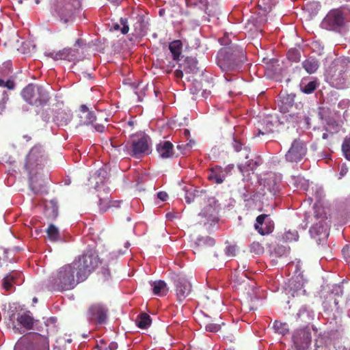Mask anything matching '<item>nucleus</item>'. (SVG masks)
Instances as JSON below:
<instances>
[{"instance_id": "680f3d73", "label": "nucleus", "mask_w": 350, "mask_h": 350, "mask_svg": "<svg viewBox=\"0 0 350 350\" xmlns=\"http://www.w3.org/2000/svg\"><path fill=\"white\" fill-rule=\"evenodd\" d=\"M122 201H113L111 202V207L118 208L120 206Z\"/></svg>"}, {"instance_id": "1a4fd4ad", "label": "nucleus", "mask_w": 350, "mask_h": 350, "mask_svg": "<svg viewBox=\"0 0 350 350\" xmlns=\"http://www.w3.org/2000/svg\"><path fill=\"white\" fill-rule=\"evenodd\" d=\"M314 224L310 229L312 236H321L325 239L328 237L330 220L328 219L325 208L319 205L314 206Z\"/></svg>"}, {"instance_id": "423d86ee", "label": "nucleus", "mask_w": 350, "mask_h": 350, "mask_svg": "<svg viewBox=\"0 0 350 350\" xmlns=\"http://www.w3.org/2000/svg\"><path fill=\"white\" fill-rule=\"evenodd\" d=\"M72 264L77 267L79 278L85 281L88 275L93 272L99 264L98 256L92 250L85 252L78 259L74 260Z\"/></svg>"}, {"instance_id": "e433bc0d", "label": "nucleus", "mask_w": 350, "mask_h": 350, "mask_svg": "<svg viewBox=\"0 0 350 350\" xmlns=\"http://www.w3.org/2000/svg\"><path fill=\"white\" fill-rule=\"evenodd\" d=\"M111 27L116 31L120 30L123 34L127 33L129 29L127 24V20L122 18L120 19V23H113Z\"/></svg>"}, {"instance_id": "f257e3e1", "label": "nucleus", "mask_w": 350, "mask_h": 350, "mask_svg": "<svg viewBox=\"0 0 350 350\" xmlns=\"http://www.w3.org/2000/svg\"><path fill=\"white\" fill-rule=\"evenodd\" d=\"M75 264L64 265L53 271L47 280V288L51 291H66L73 289L83 282L79 278Z\"/></svg>"}, {"instance_id": "7ed1b4c3", "label": "nucleus", "mask_w": 350, "mask_h": 350, "mask_svg": "<svg viewBox=\"0 0 350 350\" xmlns=\"http://www.w3.org/2000/svg\"><path fill=\"white\" fill-rule=\"evenodd\" d=\"M245 60L243 49L241 47L226 48L217 55V65L224 71L234 70Z\"/></svg>"}, {"instance_id": "4468645a", "label": "nucleus", "mask_w": 350, "mask_h": 350, "mask_svg": "<svg viewBox=\"0 0 350 350\" xmlns=\"http://www.w3.org/2000/svg\"><path fill=\"white\" fill-rule=\"evenodd\" d=\"M307 152L306 145L300 139H295L289 150L285 155L287 161L299 162L306 156Z\"/></svg>"}, {"instance_id": "ea45409f", "label": "nucleus", "mask_w": 350, "mask_h": 350, "mask_svg": "<svg viewBox=\"0 0 350 350\" xmlns=\"http://www.w3.org/2000/svg\"><path fill=\"white\" fill-rule=\"evenodd\" d=\"M288 59L293 62H299L301 59L299 51L296 49H291L287 52Z\"/></svg>"}, {"instance_id": "9d476101", "label": "nucleus", "mask_w": 350, "mask_h": 350, "mask_svg": "<svg viewBox=\"0 0 350 350\" xmlns=\"http://www.w3.org/2000/svg\"><path fill=\"white\" fill-rule=\"evenodd\" d=\"M25 345L26 350H49L47 337L38 333H29L21 338L18 345Z\"/></svg>"}, {"instance_id": "7c9ffc66", "label": "nucleus", "mask_w": 350, "mask_h": 350, "mask_svg": "<svg viewBox=\"0 0 350 350\" xmlns=\"http://www.w3.org/2000/svg\"><path fill=\"white\" fill-rule=\"evenodd\" d=\"M304 284V280L303 275L301 273H298L297 275L291 278L289 281V286L291 289L298 290L303 288Z\"/></svg>"}, {"instance_id": "aec40b11", "label": "nucleus", "mask_w": 350, "mask_h": 350, "mask_svg": "<svg viewBox=\"0 0 350 350\" xmlns=\"http://www.w3.org/2000/svg\"><path fill=\"white\" fill-rule=\"evenodd\" d=\"M157 151L163 159L172 158L174 156V145L170 141H161L157 145Z\"/></svg>"}, {"instance_id": "473e14b6", "label": "nucleus", "mask_w": 350, "mask_h": 350, "mask_svg": "<svg viewBox=\"0 0 350 350\" xmlns=\"http://www.w3.org/2000/svg\"><path fill=\"white\" fill-rule=\"evenodd\" d=\"M273 329L275 333L282 336L286 335L289 332V327L286 323H282L279 321H275L273 324Z\"/></svg>"}, {"instance_id": "ddd939ff", "label": "nucleus", "mask_w": 350, "mask_h": 350, "mask_svg": "<svg viewBox=\"0 0 350 350\" xmlns=\"http://www.w3.org/2000/svg\"><path fill=\"white\" fill-rule=\"evenodd\" d=\"M292 338L295 350H307L312 341L310 328L306 326L297 329L294 331Z\"/></svg>"}, {"instance_id": "0e129e2a", "label": "nucleus", "mask_w": 350, "mask_h": 350, "mask_svg": "<svg viewBox=\"0 0 350 350\" xmlns=\"http://www.w3.org/2000/svg\"><path fill=\"white\" fill-rule=\"evenodd\" d=\"M232 168H233V165H229L224 170H226V172L228 174Z\"/></svg>"}, {"instance_id": "4d7b16f0", "label": "nucleus", "mask_w": 350, "mask_h": 350, "mask_svg": "<svg viewBox=\"0 0 350 350\" xmlns=\"http://www.w3.org/2000/svg\"><path fill=\"white\" fill-rule=\"evenodd\" d=\"M157 196L162 201H165L167 198V194L165 192L161 191L158 193Z\"/></svg>"}, {"instance_id": "412c9836", "label": "nucleus", "mask_w": 350, "mask_h": 350, "mask_svg": "<svg viewBox=\"0 0 350 350\" xmlns=\"http://www.w3.org/2000/svg\"><path fill=\"white\" fill-rule=\"evenodd\" d=\"M274 124L271 120H269V118H266L262 121L258 122V125L257 127L258 133L255 134L256 137H259L260 135H267L271 134L274 132Z\"/></svg>"}, {"instance_id": "20e7f679", "label": "nucleus", "mask_w": 350, "mask_h": 350, "mask_svg": "<svg viewBox=\"0 0 350 350\" xmlns=\"http://www.w3.org/2000/svg\"><path fill=\"white\" fill-rule=\"evenodd\" d=\"M21 96L31 105L42 107L50 100V94L43 85L29 83L21 91Z\"/></svg>"}, {"instance_id": "0eeeda50", "label": "nucleus", "mask_w": 350, "mask_h": 350, "mask_svg": "<svg viewBox=\"0 0 350 350\" xmlns=\"http://www.w3.org/2000/svg\"><path fill=\"white\" fill-rule=\"evenodd\" d=\"M349 60L341 59L334 62L327 70V81L332 86L342 89L346 85L347 77L345 72L347 70Z\"/></svg>"}, {"instance_id": "9b49d317", "label": "nucleus", "mask_w": 350, "mask_h": 350, "mask_svg": "<svg viewBox=\"0 0 350 350\" xmlns=\"http://www.w3.org/2000/svg\"><path fill=\"white\" fill-rule=\"evenodd\" d=\"M281 176L273 172L265 174L260 180V189L263 196H275L280 193Z\"/></svg>"}, {"instance_id": "49530a36", "label": "nucleus", "mask_w": 350, "mask_h": 350, "mask_svg": "<svg viewBox=\"0 0 350 350\" xmlns=\"http://www.w3.org/2000/svg\"><path fill=\"white\" fill-rule=\"evenodd\" d=\"M16 83L14 80L8 79L5 81L3 79H0V87L6 88L8 90H14L15 88Z\"/></svg>"}, {"instance_id": "864d4df0", "label": "nucleus", "mask_w": 350, "mask_h": 350, "mask_svg": "<svg viewBox=\"0 0 350 350\" xmlns=\"http://www.w3.org/2000/svg\"><path fill=\"white\" fill-rule=\"evenodd\" d=\"M348 172V167L345 164H342L340 168V178L343 177Z\"/></svg>"}, {"instance_id": "6e6d98bb", "label": "nucleus", "mask_w": 350, "mask_h": 350, "mask_svg": "<svg viewBox=\"0 0 350 350\" xmlns=\"http://www.w3.org/2000/svg\"><path fill=\"white\" fill-rule=\"evenodd\" d=\"M94 127L95 129V130L99 133H103L105 131V126L103 124H94Z\"/></svg>"}, {"instance_id": "774afa93", "label": "nucleus", "mask_w": 350, "mask_h": 350, "mask_svg": "<svg viewBox=\"0 0 350 350\" xmlns=\"http://www.w3.org/2000/svg\"><path fill=\"white\" fill-rule=\"evenodd\" d=\"M322 137H323V139H327V137H328V134H327V133H324L323 134V135H322Z\"/></svg>"}, {"instance_id": "cd10ccee", "label": "nucleus", "mask_w": 350, "mask_h": 350, "mask_svg": "<svg viewBox=\"0 0 350 350\" xmlns=\"http://www.w3.org/2000/svg\"><path fill=\"white\" fill-rule=\"evenodd\" d=\"M19 277L18 273H11L3 278V287L5 291H10L14 284H17L16 280Z\"/></svg>"}, {"instance_id": "393cba45", "label": "nucleus", "mask_w": 350, "mask_h": 350, "mask_svg": "<svg viewBox=\"0 0 350 350\" xmlns=\"http://www.w3.org/2000/svg\"><path fill=\"white\" fill-rule=\"evenodd\" d=\"M53 121L58 126H66L70 121V114L64 110L59 109L55 113Z\"/></svg>"}, {"instance_id": "bb28decb", "label": "nucleus", "mask_w": 350, "mask_h": 350, "mask_svg": "<svg viewBox=\"0 0 350 350\" xmlns=\"http://www.w3.org/2000/svg\"><path fill=\"white\" fill-rule=\"evenodd\" d=\"M302 67L309 73H314L319 68V62L314 57H309L302 62Z\"/></svg>"}, {"instance_id": "a878e982", "label": "nucleus", "mask_w": 350, "mask_h": 350, "mask_svg": "<svg viewBox=\"0 0 350 350\" xmlns=\"http://www.w3.org/2000/svg\"><path fill=\"white\" fill-rule=\"evenodd\" d=\"M183 44L179 40H175L169 44V50L170 51L172 58L174 61H178L182 53Z\"/></svg>"}, {"instance_id": "a211bd4d", "label": "nucleus", "mask_w": 350, "mask_h": 350, "mask_svg": "<svg viewBox=\"0 0 350 350\" xmlns=\"http://www.w3.org/2000/svg\"><path fill=\"white\" fill-rule=\"evenodd\" d=\"M178 298L181 300L185 298L191 291L190 282L183 276L178 275L174 280Z\"/></svg>"}, {"instance_id": "dca6fc26", "label": "nucleus", "mask_w": 350, "mask_h": 350, "mask_svg": "<svg viewBox=\"0 0 350 350\" xmlns=\"http://www.w3.org/2000/svg\"><path fill=\"white\" fill-rule=\"evenodd\" d=\"M254 228L261 235L271 233L274 229V222L268 214H261L256 219Z\"/></svg>"}, {"instance_id": "2eb2a0df", "label": "nucleus", "mask_w": 350, "mask_h": 350, "mask_svg": "<svg viewBox=\"0 0 350 350\" xmlns=\"http://www.w3.org/2000/svg\"><path fill=\"white\" fill-rule=\"evenodd\" d=\"M107 309L100 304H92L88 309V316L91 322L102 324L104 323L107 317Z\"/></svg>"}, {"instance_id": "4be33fe9", "label": "nucleus", "mask_w": 350, "mask_h": 350, "mask_svg": "<svg viewBox=\"0 0 350 350\" xmlns=\"http://www.w3.org/2000/svg\"><path fill=\"white\" fill-rule=\"evenodd\" d=\"M227 174L226 170H224L219 166H215L211 169L208 178L217 184H221L225 180Z\"/></svg>"}, {"instance_id": "58836bf2", "label": "nucleus", "mask_w": 350, "mask_h": 350, "mask_svg": "<svg viewBox=\"0 0 350 350\" xmlns=\"http://www.w3.org/2000/svg\"><path fill=\"white\" fill-rule=\"evenodd\" d=\"M332 293L336 297L334 298V304L337 306L339 303L338 297H342L343 294L342 286L340 284H335L332 286Z\"/></svg>"}, {"instance_id": "de8ad7c7", "label": "nucleus", "mask_w": 350, "mask_h": 350, "mask_svg": "<svg viewBox=\"0 0 350 350\" xmlns=\"http://www.w3.org/2000/svg\"><path fill=\"white\" fill-rule=\"evenodd\" d=\"M251 251L256 254H260L264 252V247L260 243L258 242H254L251 245Z\"/></svg>"}, {"instance_id": "69168bd1", "label": "nucleus", "mask_w": 350, "mask_h": 350, "mask_svg": "<svg viewBox=\"0 0 350 350\" xmlns=\"http://www.w3.org/2000/svg\"><path fill=\"white\" fill-rule=\"evenodd\" d=\"M83 41L81 39L77 40L75 44L81 46L82 44Z\"/></svg>"}, {"instance_id": "603ef678", "label": "nucleus", "mask_w": 350, "mask_h": 350, "mask_svg": "<svg viewBox=\"0 0 350 350\" xmlns=\"http://www.w3.org/2000/svg\"><path fill=\"white\" fill-rule=\"evenodd\" d=\"M9 97L6 92H3L2 101H0V111H2L5 107V103L8 100Z\"/></svg>"}, {"instance_id": "f03ea898", "label": "nucleus", "mask_w": 350, "mask_h": 350, "mask_svg": "<svg viewBox=\"0 0 350 350\" xmlns=\"http://www.w3.org/2000/svg\"><path fill=\"white\" fill-rule=\"evenodd\" d=\"M47 161V154L44 147L36 144L29 150L26 157L24 168L32 183L34 176L39 174Z\"/></svg>"}, {"instance_id": "13d9d810", "label": "nucleus", "mask_w": 350, "mask_h": 350, "mask_svg": "<svg viewBox=\"0 0 350 350\" xmlns=\"http://www.w3.org/2000/svg\"><path fill=\"white\" fill-rule=\"evenodd\" d=\"M183 71L181 69H177L174 72V75L178 79H181L183 77Z\"/></svg>"}, {"instance_id": "b1692460", "label": "nucleus", "mask_w": 350, "mask_h": 350, "mask_svg": "<svg viewBox=\"0 0 350 350\" xmlns=\"http://www.w3.org/2000/svg\"><path fill=\"white\" fill-rule=\"evenodd\" d=\"M16 321L18 323L27 330L33 329L34 319L29 312L18 314Z\"/></svg>"}, {"instance_id": "72a5a7b5", "label": "nucleus", "mask_w": 350, "mask_h": 350, "mask_svg": "<svg viewBox=\"0 0 350 350\" xmlns=\"http://www.w3.org/2000/svg\"><path fill=\"white\" fill-rule=\"evenodd\" d=\"M258 161H254L253 159L247 160L245 164L241 163L238 165L239 170L241 172H247V171H253L256 168L257 166L259 165Z\"/></svg>"}, {"instance_id": "09e8293b", "label": "nucleus", "mask_w": 350, "mask_h": 350, "mask_svg": "<svg viewBox=\"0 0 350 350\" xmlns=\"http://www.w3.org/2000/svg\"><path fill=\"white\" fill-rule=\"evenodd\" d=\"M220 325L217 323H208L206 325V330L211 332H217L220 329Z\"/></svg>"}, {"instance_id": "052dcab7", "label": "nucleus", "mask_w": 350, "mask_h": 350, "mask_svg": "<svg viewBox=\"0 0 350 350\" xmlns=\"http://www.w3.org/2000/svg\"><path fill=\"white\" fill-rule=\"evenodd\" d=\"M118 349V344L116 342H111L109 345L108 349L109 350H116Z\"/></svg>"}, {"instance_id": "8fccbe9b", "label": "nucleus", "mask_w": 350, "mask_h": 350, "mask_svg": "<svg viewBox=\"0 0 350 350\" xmlns=\"http://www.w3.org/2000/svg\"><path fill=\"white\" fill-rule=\"evenodd\" d=\"M236 246L234 245H228L226 247V254L228 256H234L236 255Z\"/></svg>"}, {"instance_id": "6ab92c4d", "label": "nucleus", "mask_w": 350, "mask_h": 350, "mask_svg": "<svg viewBox=\"0 0 350 350\" xmlns=\"http://www.w3.org/2000/svg\"><path fill=\"white\" fill-rule=\"evenodd\" d=\"M215 245V240L209 237H200L197 239L193 247L194 254H206Z\"/></svg>"}, {"instance_id": "39448f33", "label": "nucleus", "mask_w": 350, "mask_h": 350, "mask_svg": "<svg viewBox=\"0 0 350 350\" xmlns=\"http://www.w3.org/2000/svg\"><path fill=\"white\" fill-rule=\"evenodd\" d=\"M350 23V9L347 7L331 10L324 18L322 25L328 30L340 31Z\"/></svg>"}, {"instance_id": "5701e85b", "label": "nucleus", "mask_w": 350, "mask_h": 350, "mask_svg": "<svg viewBox=\"0 0 350 350\" xmlns=\"http://www.w3.org/2000/svg\"><path fill=\"white\" fill-rule=\"evenodd\" d=\"M206 198V193L205 191L193 190L187 191L185 193V200L188 204L192 202H197L200 203L202 200Z\"/></svg>"}, {"instance_id": "e2e57ef3", "label": "nucleus", "mask_w": 350, "mask_h": 350, "mask_svg": "<svg viewBox=\"0 0 350 350\" xmlns=\"http://www.w3.org/2000/svg\"><path fill=\"white\" fill-rule=\"evenodd\" d=\"M194 3H200L204 5H207L208 4V0H194Z\"/></svg>"}, {"instance_id": "79ce46f5", "label": "nucleus", "mask_w": 350, "mask_h": 350, "mask_svg": "<svg viewBox=\"0 0 350 350\" xmlns=\"http://www.w3.org/2000/svg\"><path fill=\"white\" fill-rule=\"evenodd\" d=\"M297 315L298 318L301 319V321L305 322H306L307 320H310L312 318L310 312L306 308H300Z\"/></svg>"}, {"instance_id": "f3484780", "label": "nucleus", "mask_w": 350, "mask_h": 350, "mask_svg": "<svg viewBox=\"0 0 350 350\" xmlns=\"http://www.w3.org/2000/svg\"><path fill=\"white\" fill-rule=\"evenodd\" d=\"M51 57L54 60H66L75 62L79 59V51L78 49L64 48L57 53H52Z\"/></svg>"}, {"instance_id": "4c0bfd02", "label": "nucleus", "mask_w": 350, "mask_h": 350, "mask_svg": "<svg viewBox=\"0 0 350 350\" xmlns=\"http://www.w3.org/2000/svg\"><path fill=\"white\" fill-rule=\"evenodd\" d=\"M81 124L84 125L93 124L96 118L93 111L81 116Z\"/></svg>"}, {"instance_id": "c03bdc74", "label": "nucleus", "mask_w": 350, "mask_h": 350, "mask_svg": "<svg viewBox=\"0 0 350 350\" xmlns=\"http://www.w3.org/2000/svg\"><path fill=\"white\" fill-rule=\"evenodd\" d=\"M342 150L345 158L350 161V139L346 138L342 145Z\"/></svg>"}, {"instance_id": "c9c22d12", "label": "nucleus", "mask_w": 350, "mask_h": 350, "mask_svg": "<svg viewBox=\"0 0 350 350\" xmlns=\"http://www.w3.org/2000/svg\"><path fill=\"white\" fill-rule=\"evenodd\" d=\"M46 233L48 239L51 241H57L59 239V230L53 224L49 226Z\"/></svg>"}, {"instance_id": "f704fd0d", "label": "nucleus", "mask_w": 350, "mask_h": 350, "mask_svg": "<svg viewBox=\"0 0 350 350\" xmlns=\"http://www.w3.org/2000/svg\"><path fill=\"white\" fill-rule=\"evenodd\" d=\"M294 100L292 97L290 96H287L286 97H284L281 100V105L280 106V109L282 113H287L289 111L290 108H291L293 105Z\"/></svg>"}, {"instance_id": "6e6552de", "label": "nucleus", "mask_w": 350, "mask_h": 350, "mask_svg": "<svg viewBox=\"0 0 350 350\" xmlns=\"http://www.w3.org/2000/svg\"><path fill=\"white\" fill-rule=\"evenodd\" d=\"M80 6L79 0H55L53 11L61 21L68 23L75 19Z\"/></svg>"}, {"instance_id": "a18cd8bd", "label": "nucleus", "mask_w": 350, "mask_h": 350, "mask_svg": "<svg viewBox=\"0 0 350 350\" xmlns=\"http://www.w3.org/2000/svg\"><path fill=\"white\" fill-rule=\"evenodd\" d=\"M284 239L288 241H297L299 239L297 231L295 230L286 231L284 234Z\"/></svg>"}, {"instance_id": "3c124183", "label": "nucleus", "mask_w": 350, "mask_h": 350, "mask_svg": "<svg viewBox=\"0 0 350 350\" xmlns=\"http://www.w3.org/2000/svg\"><path fill=\"white\" fill-rule=\"evenodd\" d=\"M342 254L344 256V258L346 259V260L349 262H350V244L345 245L342 248Z\"/></svg>"}, {"instance_id": "2f4dec72", "label": "nucleus", "mask_w": 350, "mask_h": 350, "mask_svg": "<svg viewBox=\"0 0 350 350\" xmlns=\"http://www.w3.org/2000/svg\"><path fill=\"white\" fill-rule=\"evenodd\" d=\"M319 82L318 79H315L313 81L308 82L307 84L302 83L301 84V91L307 94H312L314 92V90L319 87Z\"/></svg>"}, {"instance_id": "c85d7f7f", "label": "nucleus", "mask_w": 350, "mask_h": 350, "mask_svg": "<svg viewBox=\"0 0 350 350\" xmlns=\"http://www.w3.org/2000/svg\"><path fill=\"white\" fill-rule=\"evenodd\" d=\"M151 285L152 286V292L154 295H164L168 291L167 284L163 280L154 281Z\"/></svg>"}, {"instance_id": "bf43d9fd", "label": "nucleus", "mask_w": 350, "mask_h": 350, "mask_svg": "<svg viewBox=\"0 0 350 350\" xmlns=\"http://www.w3.org/2000/svg\"><path fill=\"white\" fill-rule=\"evenodd\" d=\"M80 111H81L83 114L88 113V112H90V111H89L88 107L86 105H82L80 107Z\"/></svg>"}, {"instance_id": "5fc2aeb1", "label": "nucleus", "mask_w": 350, "mask_h": 350, "mask_svg": "<svg viewBox=\"0 0 350 350\" xmlns=\"http://www.w3.org/2000/svg\"><path fill=\"white\" fill-rule=\"evenodd\" d=\"M233 147L235 151L239 152L242 148V143L234 139L233 142Z\"/></svg>"}, {"instance_id": "37998d69", "label": "nucleus", "mask_w": 350, "mask_h": 350, "mask_svg": "<svg viewBox=\"0 0 350 350\" xmlns=\"http://www.w3.org/2000/svg\"><path fill=\"white\" fill-rule=\"evenodd\" d=\"M257 5L263 11L269 10L271 8L272 0H257Z\"/></svg>"}, {"instance_id": "a19ab883", "label": "nucleus", "mask_w": 350, "mask_h": 350, "mask_svg": "<svg viewBox=\"0 0 350 350\" xmlns=\"http://www.w3.org/2000/svg\"><path fill=\"white\" fill-rule=\"evenodd\" d=\"M185 61H186L187 64H189V66H184L183 70L186 73L193 72L197 69L196 62L193 59H191H191L187 58Z\"/></svg>"}, {"instance_id": "c756f323", "label": "nucleus", "mask_w": 350, "mask_h": 350, "mask_svg": "<svg viewBox=\"0 0 350 350\" xmlns=\"http://www.w3.org/2000/svg\"><path fill=\"white\" fill-rule=\"evenodd\" d=\"M135 323L138 327L141 329H146L151 324L150 317L146 313H140L137 317Z\"/></svg>"}, {"instance_id": "338daca9", "label": "nucleus", "mask_w": 350, "mask_h": 350, "mask_svg": "<svg viewBox=\"0 0 350 350\" xmlns=\"http://www.w3.org/2000/svg\"><path fill=\"white\" fill-rule=\"evenodd\" d=\"M103 273L104 274V275H109V271L108 269H105L103 272Z\"/></svg>"}, {"instance_id": "f8f14e48", "label": "nucleus", "mask_w": 350, "mask_h": 350, "mask_svg": "<svg viewBox=\"0 0 350 350\" xmlns=\"http://www.w3.org/2000/svg\"><path fill=\"white\" fill-rule=\"evenodd\" d=\"M150 138L145 135L134 139L130 146H126L129 154L135 158H141L150 153Z\"/></svg>"}]
</instances>
